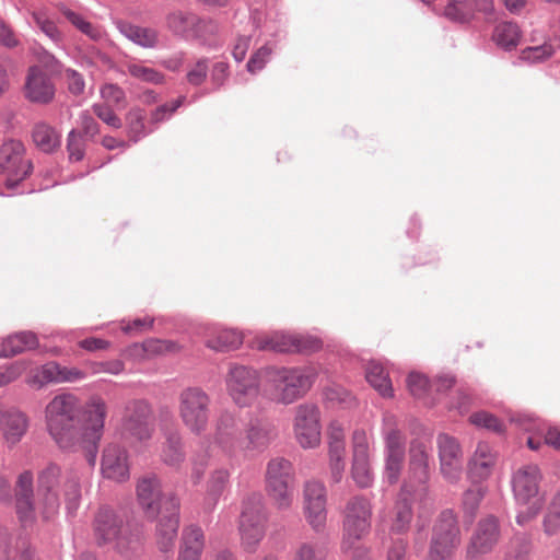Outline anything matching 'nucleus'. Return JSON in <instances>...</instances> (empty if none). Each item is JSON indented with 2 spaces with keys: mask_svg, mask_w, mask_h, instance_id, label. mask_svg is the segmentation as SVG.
Segmentation results:
<instances>
[{
  "mask_svg": "<svg viewBox=\"0 0 560 560\" xmlns=\"http://www.w3.org/2000/svg\"><path fill=\"white\" fill-rule=\"evenodd\" d=\"M154 431V417L151 406L143 400L131 401L126 407L122 433L135 442L145 443L153 438Z\"/></svg>",
  "mask_w": 560,
  "mask_h": 560,
  "instance_id": "2eb2a0df",
  "label": "nucleus"
},
{
  "mask_svg": "<svg viewBox=\"0 0 560 560\" xmlns=\"http://www.w3.org/2000/svg\"><path fill=\"white\" fill-rule=\"evenodd\" d=\"M35 56L37 60L35 66H38L48 75L60 71V62L50 52L45 49H40L39 51H35Z\"/></svg>",
  "mask_w": 560,
  "mask_h": 560,
  "instance_id": "052dcab7",
  "label": "nucleus"
},
{
  "mask_svg": "<svg viewBox=\"0 0 560 560\" xmlns=\"http://www.w3.org/2000/svg\"><path fill=\"white\" fill-rule=\"evenodd\" d=\"M36 26L52 42L60 43L63 39L62 32L58 28L55 21L44 11L33 12L32 14Z\"/></svg>",
  "mask_w": 560,
  "mask_h": 560,
  "instance_id": "603ef678",
  "label": "nucleus"
},
{
  "mask_svg": "<svg viewBox=\"0 0 560 560\" xmlns=\"http://www.w3.org/2000/svg\"><path fill=\"white\" fill-rule=\"evenodd\" d=\"M460 542L456 515L443 511L433 526L430 551L425 560H446Z\"/></svg>",
  "mask_w": 560,
  "mask_h": 560,
  "instance_id": "9b49d317",
  "label": "nucleus"
},
{
  "mask_svg": "<svg viewBox=\"0 0 560 560\" xmlns=\"http://www.w3.org/2000/svg\"><path fill=\"white\" fill-rule=\"evenodd\" d=\"M304 511L308 524L315 529L324 528L327 517L326 489L323 482L308 480L304 485Z\"/></svg>",
  "mask_w": 560,
  "mask_h": 560,
  "instance_id": "5701e85b",
  "label": "nucleus"
},
{
  "mask_svg": "<svg viewBox=\"0 0 560 560\" xmlns=\"http://www.w3.org/2000/svg\"><path fill=\"white\" fill-rule=\"evenodd\" d=\"M429 462L430 452L428 443L420 439L412 440L409 446V480L406 483L412 486L418 497H425L428 492Z\"/></svg>",
  "mask_w": 560,
  "mask_h": 560,
  "instance_id": "f3484780",
  "label": "nucleus"
},
{
  "mask_svg": "<svg viewBox=\"0 0 560 560\" xmlns=\"http://www.w3.org/2000/svg\"><path fill=\"white\" fill-rule=\"evenodd\" d=\"M205 548L203 530L190 525L183 530L178 560H200Z\"/></svg>",
  "mask_w": 560,
  "mask_h": 560,
  "instance_id": "72a5a7b5",
  "label": "nucleus"
},
{
  "mask_svg": "<svg viewBox=\"0 0 560 560\" xmlns=\"http://www.w3.org/2000/svg\"><path fill=\"white\" fill-rule=\"evenodd\" d=\"M372 506L363 497L351 498L345 509L342 549L349 550L370 532Z\"/></svg>",
  "mask_w": 560,
  "mask_h": 560,
  "instance_id": "1a4fd4ad",
  "label": "nucleus"
},
{
  "mask_svg": "<svg viewBox=\"0 0 560 560\" xmlns=\"http://www.w3.org/2000/svg\"><path fill=\"white\" fill-rule=\"evenodd\" d=\"M198 16L188 11H173L166 16V26L174 34L190 38L194 25H197Z\"/></svg>",
  "mask_w": 560,
  "mask_h": 560,
  "instance_id": "79ce46f5",
  "label": "nucleus"
},
{
  "mask_svg": "<svg viewBox=\"0 0 560 560\" xmlns=\"http://www.w3.org/2000/svg\"><path fill=\"white\" fill-rule=\"evenodd\" d=\"M158 517V545L162 551H167L174 546L179 527V500L176 495L165 499L164 511Z\"/></svg>",
  "mask_w": 560,
  "mask_h": 560,
  "instance_id": "b1692460",
  "label": "nucleus"
},
{
  "mask_svg": "<svg viewBox=\"0 0 560 560\" xmlns=\"http://www.w3.org/2000/svg\"><path fill=\"white\" fill-rule=\"evenodd\" d=\"M174 493H164L160 478L144 476L137 483V501L145 517L154 520L164 511V501Z\"/></svg>",
  "mask_w": 560,
  "mask_h": 560,
  "instance_id": "a211bd4d",
  "label": "nucleus"
},
{
  "mask_svg": "<svg viewBox=\"0 0 560 560\" xmlns=\"http://www.w3.org/2000/svg\"><path fill=\"white\" fill-rule=\"evenodd\" d=\"M329 466L334 481L339 482L345 469V428L337 420L329 423L327 429Z\"/></svg>",
  "mask_w": 560,
  "mask_h": 560,
  "instance_id": "cd10ccee",
  "label": "nucleus"
},
{
  "mask_svg": "<svg viewBox=\"0 0 560 560\" xmlns=\"http://www.w3.org/2000/svg\"><path fill=\"white\" fill-rule=\"evenodd\" d=\"M271 52H272V49L269 46L264 45L262 47H260L249 58V60L247 62V70L250 73H256L257 71H260L265 67Z\"/></svg>",
  "mask_w": 560,
  "mask_h": 560,
  "instance_id": "69168bd1",
  "label": "nucleus"
},
{
  "mask_svg": "<svg viewBox=\"0 0 560 560\" xmlns=\"http://www.w3.org/2000/svg\"><path fill=\"white\" fill-rule=\"evenodd\" d=\"M208 60L200 59L187 73V81L192 85H200L207 78Z\"/></svg>",
  "mask_w": 560,
  "mask_h": 560,
  "instance_id": "774afa93",
  "label": "nucleus"
},
{
  "mask_svg": "<svg viewBox=\"0 0 560 560\" xmlns=\"http://www.w3.org/2000/svg\"><path fill=\"white\" fill-rule=\"evenodd\" d=\"M267 514L261 494L248 495L243 502L240 534L243 548L254 552L265 536Z\"/></svg>",
  "mask_w": 560,
  "mask_h": 560,
  "instance_id": "6e6552de",
  "label": "nucleus"
},
{
  "mask_svg": "<svg viewBox=\"0 0 560 560\" xmlns=\"http://www.w3.org/2000/svg\"><path fill=\"white\" fill-rule=\"evenodd\" d=\"M94 532L98 544L115 542L116 548L126 555L136 552L141 546L140 535L131 533L128 527L122 528L121 521L108 509L98 511Z\"/></svg>",
  "mask_w": 560,
  "mask_h": 560,
  "instance_id": "0eeeda50",
  "label": "nucleus"
},
{
  "mask_svg": "<svg viewBox=\"0 0 560 560\" xmlns=\"http://www.w3.org/2000/svg\"><path fill=\"white\" fill-rule=\"evenodd\" d=\"M218 31L217 24L211 20L200 19L198 16L197 25H194L190 38L207 40Z\"/></svg>",
  "mask_w": 560,
  "mask_h": 560,
  "instance_id": "0e129e2a",
  "label": "nucleus"
},
{
  "mask_svg": "<svg viewBox=\"0 0 560 560\" xmlns=\"http://www.w3.org/2000/svg\"><path fill=\"white\" fill-rule=\"evenodd\" d=\"M539 481L540 472L536 465L523 466L513 476L512 487L515 499L518 503L527 505L516 517L520 525L536 517L544 506V499L539 494Z\"/></svg>",
  "mask_w": 560,
  "mask_h": 560,
  "instance_id": "20e7f679",
  "label": "nucleus"
},
{
  "mask_svg": "<svg viewBox=\"0 0 560 560\" xmlns=\"http://www.w3.org/2000/svg\"><path fill=\"white\" fill-rule=\"evenodd\" d=\"M366 381L373 386L382 396L390 397L393 393L392 382L388 373L383 365L378 362L371 361L366 366L365 372Z\"/></svg>",
  "mask_w": 560,
  "mask_h": 560,
  "instance_id": "c03bdc74",
  "label": "nucleus"
},
{
  "mask_svg": "<svg viewBox=\"0 0 560 560\" xmlns=\"http://www.w3.org/2000/svg\"><path fill=\"white\" fill-rule=\"evenodd\" d=\"M179 346L171 340L149 339L141 345H133L135 352H144L149 355L173 353L179 350Z\"/></svg>",
  "mask_w": 560,
  "mask_h": 560,
  "instance_id": "3c124183",
  "label": "nucleus"
},
{
  "mask_svg": "<svg viewBox=\"0 0 560 560\" xmlns=\"http://www.w3.org/2000/svg\"><path fill=\"white\" fill-rule=\"evenodd\" d=\"M94 114L107 126L119 129L122 126L121 119L115 114L110 105L96 103L93 105Z\"/></svg>",
  "mask_w": 560,
  "mask_h": 560,
  "instance_id": "bf43d9fd",
  "label": "nucleus"
},
{
  "mask_svg": "<svg viewBox=\"0 0 560 560\" xmlns=\"http://www.w3.org/2000/svg\"><path fill=\"white\" fill-rule=\"evenodd\" d=\"M294 483L292 464L284 458H273L267 465L266 486L279 483Z\"/></svg>",
  "mask_w": 560,
  "mask_h": 560,
  "instance_id": "a19ab883",
  "label": "nucleus"
},
{
  "mask_svg": "<svg viewBox=\"0 0 560 560\" xmlns=\"http://www.w3.org/2000/svg\"><path fill=\"white\" fill-rule=\"evenodd\" d=\"M162 431L164 442L161 446V460L170 467L179 468L186 458L182 433L174 423Z\"/></svg>",
  "mask_w": 560,
  "mask_h": 560,
  "instance_id": "c756f323",
  "label": "nucleus"
},
{
  "mask_svg": "<svg viewBox=\"0 0 560 560\" xmlns=\"http://www.w3.org/2000/svg\"><path fill=\"white\" fill-rule=\"evenodd\" d=\"M469 420L476 427L485 428L497 433H501L503 431V423L497 417L487 411L472 413Z\"/></svg>",
  "mask_w": 560,
  "mask_h": 560,
  "instance_id": "5fc2aeb1",
  "label": "nucleus"
},
{
  "mask_svg": "<svg viewBox=\"0 0 560 560\" xmlns=\"http://www.w3.org/2000/svg\"><path fill=\"white\" fill-rule=\"evenodd\" d=\"M493 10V0H451L445 8V15L454 21H466L474 11L490 14Z\"/></svg>",
  "mask_w": 560,
  "mask_h": 560,
  "instance_id": "473e14b6",
  "label": "nucleus"
},
{
  "mask_svg": "<svg viewBox=\"0 0 560 560\" xmlns=\"http://www.w3.org/2000/svg\"><path fill=\"white\" fill-rule=\"evenodd\" d=\"M38 347L37 336L32 331H22L3 339L0 358H11Z\"/></svg>",
  "mask_w": 560,
  "mask_h": 560,
  "instance_id": "c9c22d12",
  "label": "nucleus"
},
{
  "mask_svg": "<svg viewBox=\"0 0 560 560\" xmlns=\"http://www.w3.org/2000/svg\"><path fill=\"white\" fill-rule=\"evenodd\" d=\"M84 376V372L77 368L61 366L51 361L34 370L27 378V384L39 389L50 383H71Z\"/></svg>",
  "mask_w": 560,
  "mask_h": 560,
  "instance_id": "393cba45",
  "label": "nucleus"
},
{
  "mask_svg": "<svg viewBox=\"0 0 560 560\" xmlns=\"http://www.w3.org/2000/svg\"><path fill=\"white\" fill-rule=\"evenodd\" d=\"M107 413L108 406L98 395L91 396L82 406L81 424L78 423V451L84 452L90 465L95 464Z\"/></svg>",
  "mask_w": 560,
  "mask_h": 560,
  "instance_id": "7ed1b4c3",
  "label": "nucleus"
},
{
  "mask_svg": "<svg viewBox=\"0 0 560 560\" xmlns=\"http://www.w3.org/2000/svg\"><path fill=\"white\" fill-rule=\"evenodd\" d=\"M225 383L230 397L241 408L252 406L259 395V376L247 366H231Z\"/></svg>",
  "mask_w": 560,
  "mask_h": 560,
  "instance_id": "ddd939ff",
  "label": "nucleus"
},
{
  "mask_svg": "<svg viewBox=\"0 0 560 560\" xmlns=\"http://www.w3.org/2000/svg\"><path fill=\"white\" fill-rule=\"evenodd\" d=\"M351 476L361 488H368L373 482L370 464L369 440L364 430H355L352 434V467Z\"/></svg>",
  "mask_w": 560,
  "mask_h": 560,
  "instance_id": "4be33fe9",
  "label": "nucleus"
},
{
  "mask_svg": "<svg viewBox=\"0 0 560 560\" xmlns=\"http://www.w3.org/2000/svg\"><path fill=\"white\" fill-rule=\"evenodd\" d=\"M440 470L451 482L458 480L463 469V451L458 441L445 433L436 438Z\"/></svg>",
  "mask_w": 560,
  "mask_h": 560,
  "instance_id": "412c9836",
  "label": "nucleus"
},
{
  "mask_svg": "<svg viewBox=\"0 0 560 560\" xmlns=\"http://www.w3.org/2000/svg\"><path fill=\"white\" fill-rule=\"evenodd\" d=\"M101 472L105 479L125 482L130 477L129 454L125 446L108 443L102 453Z\"/></svg>",
  "mask_w": 560,
  "mask_h": 560,
  "instance_id": "6ab92c4d",
  "label": "nucleus"
},
{
  "mask_svg": "<svg viewBox=\"0 0 560 560\" xmlns=\"http://www.w3.org/2000/svg\"><path fill=\"white\" fill-rule=\"evenodd\" d=\"M61 13L77 30H79L81 33L86 35L92 40L97 42L103 37V30L92 24L80 13L74 12L67 8L61 9Z\"/></svg>",
  "mask_w": 560,
  "mask_h": 560,
  "instance_id": "09e8293b",
  "label": "nucleus"
},
{
  "mask_svg": "<svg viewBox=\"0 0 560 560\" xmlns=\"http://www.w3.org/2000/svg\"><path fill=\"white\" fill-rule=\"evenodd\" d=\"M553 54V48L550 44H544L541 46L527 47L521 52V58L527 61H541Z\"/></svg>",
  "mask_w": 560,
  "mask_h": 560,
  "instance_id": "e2e57ef3",
  "label": "nucleus"
},
{
  "mask_svg": "<svg viewBox=\"0 0 560 560\" xmlns=\"http://www.w3.org/2000/svg\"><path fill=\"white\" fill-rule=\"evenodd\" d=\"M383 438L385 442V477L389 483L399 479L406 455L405 435L398 428V421L393 415L383 419Z\"/></svg>",
  "mask_w": 560,
  "mask_h": 560,
  "instance_id": "9d476101",
  "label": "nucleus"
},
{
  "mask_svg": "<svg viewBox=\"0 0 560 560\" xmlns=\"http://www.w3.org/2000/svg\"><path fill=\"white\" fill-rule=\"evenodd\" d=\"M522 33L517 24L503 22L495 26L492 38L498 46L512 49L518 45Z\"/></svg>",
  "mask_w": 560,
  "mask_h": 560,
  "instance_id": "49530a36",
  "label": "nucleus"
},
{
  "mask_svg": "<svg viewBox=\"0 0 560 560\" xmlns=\"http://www.w3.org/2000/svg\"><path fill=\"white\" fill-rule=\"evenodd\" d=\"M62 481L63 495L66 501V509L70 514H74L79 508L81 499L80 479L77 474H67L59 477V482ZM60 485V483H58ZM57 486L56 488H58ZM57 490V489H55ZM58 493V491H56Z\"/></svg>",
  "mask_w": 560,
  "mask_h": 560,
  "instance_id": "37998d69",
  "label": "nucleus"
},
{
  "mask_svg": "<svg viewBox=\"0 0 560 560\" xmlns=\"http://www.w3.org/2000/svg\"><path fill=\"white\" fill-rule=\"evenodd\" d=\"M293 560H325V552L312 544L303 542L294 550Z\"/></svg>",
  "mask_w": 560,
  "mask_h": 560,
  "instance_id": "680f3d73",
  "label": "nucleus"
},
{
  "mask_svg": "<svg viewBox=\"0 0 560 560\" xmlns=\"http://www.w3.org/2000/svg\"><path fill=\"white\" fill-rule=\"evenodd\" d=\"M323 348V341L312 335H294L293 351L296 353L311 354Z\"/></svg>",
  "mask_w": 560,
  "mask_h": 560,
  "instance_id": "864d4df0",
  "label": "nucleus"
},
{
  "mask_svg": "<svg viewBox=\"0 0 560 560\" xmlns=\"http://www.w3.org/2000/svg\"><path fill=\"white\" fill-rule=\"evenodd\" d=\"M243 430L236 416L231 411H222L214 422L212 433L213 444L230 460L241 457Z\"/></svg>",
  "mask_w": 560,
  "mask_h": 560,
  "instance_id": "4468645a",
  "label": "nucleus"
},
{
  "mask_svg": "<svg viewBox=\"0 0 560 560\" xmlns=\"http://www.w3.org/2000/svg\"><path fill=\"white\" fill-rule=\"evenodd\" d=\"M59 477L60 467L56 464H49L40 470L36 502H34L32 471L25 470L19 475L15 482V511L22 526L32 525L37 513L44 520H49L57 514L60 501L55 489L59 483Z\"/></svg>",
  "mask_w": 560,
  "mask_h": 560,
  "instance_id": "f257e3e1",
  "label": "nucleus"
},
{
  "mask_svg": "<svg viewBox=\"0 0 560 560\" xmlns=\"http://www.w3.org/2000/svg\"><path fill=\"white\" fill-rule=\"evenodd\" d=\"M243 343V335L235 329H219L206 341V346L215 351L237 349Z\"/></svg>",
  "mask_w": 560,
  "mask_h": 560,
  "instance_id": "ea45409f",
  "label": "nucleus"
},
{
  "mask_svg": "<svg viewBox=\"0 0 560 560\" xmlns=\"http://www.w3.org/2000/svg\"><path fill=\"white\" fill-rule=\"evenodd\" d=\"M231 471L225 467L213 469L206 483V501L209 505H214L230 485Z\"/></svg>",
  "mask_w": 560,
  "mask_h": 560,
  "instance_id": "e433bc0d",
  "label": "nucleus"
},
{
  "mask_svg": "<svg viewBox=\"0 0 560 560\" xmlns=\"http://www.w3.org/2000/svg\"><path fill=\"white\" fill-rule=\"evenodd\" d=\"M500 536L498 521L488 516L478 523L477 529L471 538L470 548L474 553L489 552L498 542Z\"/></svg>",
  "mask_w": 560,
  "mask_h": 560,
  "instance_id": "2f4dec72",
  "label": "nucleus"
},
{
  "mask_svg": "<svg viewBox=\"0 0 560 560\" xmlns=\"http://www.w3.org/2000/svg\"><path fill=\"white\" fill-rule=\"evenodd\" d=\"M293 334L272 332L255 336L250 341V347L259 351L292 352Z\"/></svg>",
  "mask_w": 560,
  "mask_h": 560,
  "instance_id": "f704fd0d",
  "label": "nucleus"
},
{
  "mask_svg": "<svg viewBox=\"0 0 560 560\" xmlns=\"http://www.w3.org/2000/svg\"><path fill=\"white\" fill-rule=\"evenodd\" d=\"M32 171V163L25 156L24 144L19 140L5 141L0 148V175L8 188H14Z\"/></svg>",
  "mask_w": 560,
  "mask_h": 560,
  "instance_id": "f8f14e48",
  "label": "nucleus"
},
{
  "mask_svg": "<svg viewBox=\"0 0 560 560\" xmlns=\"http://www.w3.org/2000/svg\"><path fill=\"white\" fill-rule=\"evenodd\" d=\"M55 85L50 75L38 66H31L25 82V96L28 101L39 104H48L55 96Z\"/></svg>",
  "mask_w": 560,
  "mask_h": 560,
  "instance_id": "bb28decb",
  "label": "nucleus"
},
{
  "mask_svg": "<svg viewBox=\"0 0 560 560\" xmlns=\"http://www.w3.org/2000/svg\"><path fill=\"white\" fill-rule=\"evenodd\" d=\"M275 427L264 419H252L243 434L241 457L262 453L276 439Z\"/></svg>",
  "mask_w": 560,
  "mask_h": 560,
  "instance_id": "aec40b11",
  "label": "nucleus"
},
{
  "mask_svg": "<svg viewBox=\"0 0 560 560\" xmlns=\"http://www.w3.org/2000/svg\"><path fill=\"white\" fill-rule=\"evenodd\" d=\"M411 498L422 499L423 497L416 495L415 489L410 483H405L401 490L400 498L394 505L389 529L394 534H402L408 530L412 521Z\"/></svg>",
  "mask_w": 560,
  "mask_h": 560,
  "instance_id": "c85d7f7f",
  "label": "nucleus"
},
{
  "mask_svg": "<svg viewBox=\"0 0 560 560\" xmlns=\"http://www.w3.org/2000/svg\"><path fill=\"white\" fill-rule=\"evenodd\" d=\"M145 112L140 107L131 108L126 115L127 135L132 142L145 136Z\"/></svg>",
  "mask_w": 560,
  "mask_h": 560,
  "instance_id": "8fccbe9b",
  "label": "nucleus"
},
{
  "mask_svg": "<svg viewBox=\"0 0 560 560\" xmlns=\"http://www.w3.org/2000/svg\"><path fill=\"white\" fill-rule=\"evenodd\" d=\"M32 138L35 145L46 153L54 152L60 147V135L46 122H38L34 126Z\"/></svg>",
  "mask_w": 560,
  "mask_h": 560,
  "instance_id": "58836bf2",
  "label": "nucleus"
},
{
  "mask_svg": "<svg viewBox=\"0 0 560 560\" xmlns=\"http://www.w3.org/2000/svg\"><path fill=\"white\" fill-rule=\"evenodd\" d=\"M27 366L28 364L26 361L20 360L5 366L4 369H0V387L18 380L26 371Z\"/></svg>",
  "mask_w": 560,
  "mask_h": 560,
  "instance_id": "13d9d810",
  "label": "nucleus"
},
{
  "mask_svg": "<svg viewBox=\"0 0 560 560\" xmlns=\"http://www.w3.org/2000/svg\"><path fill=\"white\" fill-rule=\"evenodd\" d=\"M124 68L131 78L142 83L159 85L163 84L165 81V77L162 72L136 59L125 61Z\"/></svg>",
  "mask_w": 560,
  "mask_h": 560,
  "instance_id": "4c0bfd02",
  "label": "nucleus"
},
{
  "mask_svg": "<svg viewBox=\"0 0 560 560\" xmlns=\"http://www.w3.org/2000/svg\"><path fill=\"white\" fill-rule=\"evenodd\" d=\"M101 96L104 101L103 104L110 106H125V91L117 84L107 83L103 85L101 89Z\"/></svg>",
  "mask_w": 560,
  "mask_h": 560,
  "instance_id": "6e6d98bb",
  "label": "nucleus"
},
{
  "mask_svg": "<svg viewBox=\"0 0 560 560\" xmlns=\"http://www.w3.org/2000/svg\"><path fill=\"white\" fill-rule=\"evenodd\" d=\"M428 386L429 381L423 374L412 372L407 377V387L415 397H422Z\"/></svg>",
  "mask_w": 560,
  "mask_h": 560,
  "instance_id": "338daca9",
  "label": "nucleus"
},
{
  "mask_svg": "<svg viewBox=\"0 0 560 560\" xmlns=\"http://www.w3.org/2000/svg\"><path fill=\"white\" fill-rule=\"evenodd\" d=\"M295 440L303 448H314L320 443V413L315 405L303 404L295 408L293 420Z\"/></svg>",
  "mask_w": 560,
  "mask_h": 560,
  "instance_id": "dca6fc26",
  "label": "nucleus"
},
{
  "mask_svg": "<svg viewBox=\"0 0 560 560\" xmlns=\"http://www.w3.org/2000/svg\"><path fill=\"white\" fill-rule=\"evenodd\" d=\"M210 405V396L200 387H187L179 393L178 417L190 433L201 435L207 430Z\"/></svg>",
  "mask_w": 560,
  "mask_h": 560,
  "instance_id": "39448f33",
  "label": "nucleus"
},
{
  "mask_svg": "<svg viewBox=\"0 0 560 560\" xmlns=\"http://www.w3.org/2000/svg\"><path fill=\"white\" fill-rule=\"evenodd\" d=\"M79 409V398L71 393L56 395L45 407L47 431L61 450L78 451Z\"/></svg>",
  "mask_w": 560,
  "mask_h": 560,
  "instance_id": "f03ea898",
  "label": "nucleus"
},
{
  "mask_svg": "<svg viewBox=\"0 0 560 560\" xmlns=\"http://www.w3.org/2000/svg\"><path fill=\"white\" fill-rule=\"evenodd\" d=\"M30 428L27 415L16 408L0 409V434L8 447H14Z\"/></svg>",
  "mask_w": 560,
  "mask_h": 560,
  "instance_id": "a878e982",
  "label": "nucleus"
},
{
  "mask_svg": "<svg viewBox=\"0 0 560 560\" xmlns=\"http://www.w3.org/2000/svg\"><path fill=\"white\" fill-rule=\"evenodd\" d=\"M117 25L122 35L140 46L153 47L158 42V33L152 28L140 27L125 22H119Z\"/></svg>",
  "mask_w": 560,
  "mask_h": 560,
  "instance_id": "a18cd8bd",
  "label": "nucleus"
},
{
  "mask_svg": "<svg viewBox=\"0 0 560 560\" xmlns=\"http://www.w3.org/2000/svg\"><path fill=\"white\" fill-rule=\"evenodd\" d=\"M497 453L486 443H478L474 454L468 462V475L474 481L488 479L497 464Z\"/></svg>",
  "mask_w": 560,
  "mask_h": 560,
  "instance_id": "7c9ffc66",
  "label": "nucleus"
},
{
  "mask_svg": "<svg viewBox=\"0 0 560 560\" xmlns=\"http://www.w3.org/2000/svg\"><path fill=\"white\" fill-rule=\"evenodd\" d=\"M67 150L71 161H81L84 156L85 142L80 132L72 130L67 139Z\"/></svg>",
  "mask_w": 560,
  "mask_h": 560,
  "instance_id": "4d7b16f0",
  "label": "nucleus"
},
{
  "mask_svg": "<svg viewBox=\"0 0 560 560\" xmlns=\"http://www.w3.org/2000/svg\"><path fill=\"white\" fill-rule=\"evenodd\" d=\"M268 495L278 510H288L294 501V483L266 486Z\"/></svg>",
  "mask_w": 560,
  "mask_h": 560,
  "instance_id": "de8ad7c7",
  "label": "nucleus"
},
{
  "mask_svg": "<svg viewBox=\"0 0 560 560\" xmlns=\"http://www.w3.org/2000/svg\"><path fill=\"white\" fill-rule=\"evenodd\" d=\"M269 378L272 385L273 400L292 404L311 388L315 374L311 370L300 368H281L272 369L269 372Z\"/></svg>",
  "mask_w": 560,
  "mask_h": 560,
  "instance_id": "423d86ee",
  "label": "nucleus"
}]
</instances>
